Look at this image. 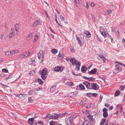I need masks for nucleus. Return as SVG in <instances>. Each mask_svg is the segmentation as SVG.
I'll use <instances>...</instances> for the list:
<instances>
[{
	"label": "nucleus",
	"mask_w": 125,
	"mask_h": 125,
	"mask_svg": "<svg viewBox=\"0 0 125 125\" xmlns=\"http://www.w3.org/2000/svg\"><path fill=\"white\" fill-rule=\"evenodd\" d=\"M73 118L72 116L70 115H68L66 117V122L67 125H72Z\"/></svg>",
	"instance_id": "1"
},
{
	"label": "nucleus",
	"mask_w": 125,
	"mask_h": 125,
	"mask_svg": "<svg viewBox=\"0 0 125 125\" xmlns=\"http://www.w3.org/2000/svg\"><path fill=\"white\" fill-rule=\"evenodd\" d=\"M38 57L39 60H41V62H43V60L44 59V55L43 54L42 51H40L38 53Z\"/></svg>",
	"instance_id": "2"
},
{
	"label": "nucleus",
	"mask_w": 125,
	"mask_h": 125,
	"mask_svg": "<svg viewBox=\"0 0 125 125\" xmlns=\"http://www.w3.org/2000/svg\"><path fill=\"white\" fill-rule=\"evenodd\" d=\"M90 89H94L95 90H97L98 89V88L97 86V84L95 83H92L91 84Z\"/></svg>",
	"instance_id": "3"
},
{
	"label": "nucleus",
	"mask_w": 125,
	"mask_h": 125,
	"mask_svg": "<svg viewBox=\"0 0 125 125\" xmlns=\"http://www.w3.org/2000/svg\"><path fill=\"white\" fill-rule=\"evenodd\" d=\"M76 39L80 44V47L82 46L83 44V40H82L80 38H79L77 37Z\"/></svg>",
	"instance_id": "4"
},
{
	"label": "nucleus",
	"mask_w": 125,
	"mask_h": 125,
	"mask_svg": "<svg viewBox=\"0 0 125 125\" xmlns=\"http://www.w3.org/2000/svg\"><path fill=\"white\" fill-rule=\"evenodd\" d=\"M13 32H9L7 36V39H9L13 35Z\"/></svg>",
	"instance_id": "5"
},
{
	"label": "nucleus",
	"mask_w": 125,
	"mask_h": 125,
	"mask_svg": "<svg viewBox=\"0 0 125 125\" xmlns=\"http://www.w3.org/2000/svg\"><path fill=\"white\" fill-rule=\"evenodd\" d=\"M83 83L86 86L87 88L88 89H90L91 88L90 87L91 84L87 82H83Z\"/></svg>",
	"instance_id": "6"
},
{
	"label": "nucleus",
	"mask_w": 125,
	"mask_h": 125,
	"mask_svg": "<svg viewBox=\"0 0 125 125\" xmlns=\"http://www.w3.org/2000/svg\"><path fill=\"white\" fill-rule=\"evenodd\" d=\"M96 70L97 69H96L94 68L90 71L88 72V73L89 74H95L96 72Z\"/></svg>",
	"instance_id": "7"
},
{
	"label": "nucleus",
	"mask_w": 125,
	"mask_h": 125,
	"mask_svg": "<svg viewBox=\"0 0 125 125\" xmlns=\"http://www.w3.org/2000/svg\"><path fill=\"white\" fill-rule=\"evenodd\" d=\"M122 70L121 67L117 68L115 69V71L114 73H117L121 71Z\"/></svg>",
	"instance_id": "8"
},
{
	"label": "nucleus",
	"mask_w": 125,
	"mask_h": 125,
	"mask_svg": "<svg viewBox=\"0 0 125 125\" xmlns=\"http://www.w3.org/2000/svg\"><path fill=\"white\" fill-rule=\"evenodd\" d=\"M58 117V116L57 115H52L51 116L49 117V119H57Z\"/></svg>",
	"instance_id": "9"
},
{
	"label": "nucleus",
	"mask_w": 125,
	"mask_h": 125,
	"mask_svg": "<svg viewBox=\"0 0 125 125\" xmlns=\"http://www.w3.org/2000/svg\"><path fill=\"white\" fill-rule=\"evenodd\" d=\"M32 34L31 32L27 36L26 39L27 41L30 40L32 38Z\"/></svg>",
	"instance_id": "10"
},
{
	"label": "nucleus",
	"mask_w": 125,
	"mask_h": 125,
	"mask_svg": "<svg viewBox=\"0 0 125 125\" xmlns=\"http://www.w3.org/2000/svg\"><path fill=\"white\" fill-rule=\"evenodd\" d=\"M101 34L103 36H104V37H107L109 36V34L107 33V32H102Z\"/></svg>",
	"instance_id": "11"
},
{
	"label": "nucleus",
	"mask_w": 125,
	"mask_h": 125,
	"mask_svg": "<svg viewBox=\"0 0 125 125\" xmlns=\"http://www.w3.org/2000/svg\"><path fill=\"white\" fill-rule=\"evenodd\" d=\"M29 123L31 125H32L34 122L33 118H32L29 119L28 120Z\"/></svg>",
	"instance_id": "12"
},
{
	"label": "nucleus",
	"mask_w": 125,
	"mask_h": 125,
	"mask_svg": "<svg viewBox=\"0 0 125 125\" xmlns=\"http://www.w3.org/2000/svg\"><path fill=\"white\" fill-rule=\"evenodd\" d=\"M98 55L101 59L103 60V61L104 62H105L106 59L104 56L102 55Z\"/></svg>",
	"instance_id": "13"
},
{
	"label": "nucleus",
	"mask_w": 125,
	"mask_h": 125,
	"mask_svg": "<svg viewBox=\"0 0 125 125\" xmlns=\"http://www.w3.org/2000/svg\"><path fill=\"white\" fill-rule=\"evenodd\" d=\"M87 69V68L86 67L82 66V67L81 70L83 72L85 73Z\"/></svg>",
	"instance_id": "14"
},
{
	"label": "nucleus",
	"mask_w": 125,
	"mask_h": 125,
	"mask_svg": "<svg viewBox=\"0 0 125 125\" xmlns=\"http://www.w3.org/2000/svg\"><path fill=\"white\" fill-rule=\"evenodd\" d=\"M66 83L67 85L69 86H73L74 85V83L71 82H67Z\"/></svg>",
	"instance_id": "15"
},
{
	"label": "nucleus",
	"mask_w": 125,
	"mask_h": 125,
	"mask_svg": "<svg viewBox=\"0 0 125 125\" xmlns=\"http://www.w3.org/2000/svg\"><path fill=\"white\" fill-rule=\"evenodd\" d=\"M40 23V22L38 21L37 20L36 21L34 22V24H32V26L33 27H35L38 24H39Z\"/></svg>",
	"instance_id": "16"
},
{
	"label": "nucleus",
	"mask_w": 125,
	"mask_h": 125,
	"mask_svg": "<svg viewBox=\"0 0 125 125\" xmlns=\"http://www.w3.org/2000/svg\"><path fill=\"white\" fill-rule=\"evenodd\" d=\"M61 69V67L59 66H58L55 67L54 68V71L56 72H58Z\"/></svg>",
	"instance_id": "17"
},
{
	"label": "nucleus",
	"mask_w": 125,
	"mask_h": 125,
	"mask_svg": "<svg viewBox=\"0 0 125 125\" xmlns=\"http://www.w3.org/2000/svg\"><path fill=\"white\" fill-rule=\"evenodd\" d=\"M24 56L25 57L28 56L30 54V52H27L23 53Z\"/></svg>",
	"instance_id": "18"
},
{
	"label": "nucleus",
	"mask_w": 125,
	"mask_h": 125,
	"mask_svg": "<svg viewBox=\"0 0 125 125\" xmlns=\"http://www.w3.org/2000/svg\"><path fill=\"white\" fill-rule=\"evenodd\" d=\"M49 123L50 125H56L57 123L56 122L52 121L50 122Z\"/></svg>",
	"instance_id": "19"
},
{
	"label": "nucleus",
	"mask_w": 125,
	"mask_h": 125,
	"mask_svg": "<svg viewBox=\"0 0 125 125\" xmlns=\"http://www.w3.org/2000/svg\"><path fill=\"white\" fill-rule=\"evenodd\" d=\"M70 60L71 63L73 64H75L76 63V60L73 58H72Z\"/></svg>",
	"instance_id": "20"
},
{
	"label": "nucleus",
	"mask_w": 125,
	"mask_h": 125,
	"mask_svg": "<svg viewBox=\"0 0 125 125\" xmlns=\"http://www.w3.org/2000/svg\"><path fill=\"white\" fill-rule=\"evenodd\" d=\"M75 4L76 6L78 7L79 6V0H75Z\"/></svg>",
	"instance_id": "21"
},
{
	"label": "nucleus",
	"mask_w": 125,
	"mask_h": 125,
	"mask_svg": "<svg viewBox=\"0 0 125 125\" xmlns=\"http://www.w3.org/2000/svg\"><path fill=\"white\" fill-rule=\"evenodd\" d=\"M47 72L46 70L45 69H43L42 71L41 75H46L47 74Z\"/></svg>",
	"instance_id": "22"
},
{
	"label": "nucleus",
	"mask_w": 125,
	"mask_h": 125,
	"mask_svg": "<svg viewBox=\"0 0 125 125\" xmlns=\"http://www.w3.org/2000/svg\"><path fill=\"white\" fill-rule=\"evenodd\" d=\"M51 52L54 54H55L57 52V50L55 49H52L51 51Z\"/></svg>",
	"instance_id": "23"
},
{
	"label": "nucleus",
	"mask_w": 125,
	"mask_h": 125,
	"mask_svg": "<svg viewBox=\"0 0 125 125\" xmlns=\"http://www.w3.org/2000/svg\"><path fill=\"white\" fill-rule=\"evenodd\" d=\"M89 123V121L87 120H85L84 122L83 123V125H88Z\"/></svg>",
	"instance_id": "24"
},
{
	"label": "nucleus",
	"mask_w": 125,
	"mask_h": 125,
	"mask_svg": "<svg viewBox=\"0 0 125 125\" xmlns=\"http://www.w3.org/2000/svg\"><path fill=\"white\" fill-rule=\"evenodd\" d=\"M106 121V119H103L101 121L100 125H103L104 123Z\"/></svg>",
	"instance_id": "25"
},
{
	"label": "nucleus",
	"mask_w": 125,
	"mask_h": 125,
	"mask_svg": "<svg viewBox=\"0 0 125 125\" xmlns=\"http://www.w3.org/2000/svg\"><path fill=\"white\" fill-rule=\"evenodd\" d=\"M80 63H77L76 65V70H79V67H80Z\"/></svg>",
	"instance_id": "26"
},
{
	"label": "nucleus",
	"mask_w": 125,
	"mask_h": 125,
	"mask_svg": "<svg viewBox=\"0 0 125 125\" xmlns=\"http://www.w3.org/2000/svg\"><path fill=\"white\" fill-rule=\"evenodd\" d=\"M87 78V80L91 81H93L95 79V78L93 77L88 78Z\"/></svg>",
	"instance_id": "27"
},
{
	"label": "nucleus",
	"mask_w": 125,
	"mask_h": 125,
	"mask_svg": "<svg viewBox=\"0 0 125 125\" xmlns=\"http://www.w3.org/2000/svg\"><path fill=\"white\" fill-rule=\"evenodd\" d=\"M120 93V92L119 90H118L116 92L115 94V95L116 96H118L119 95Z\"/></svg>",
	"instance_id": "28"
},
{
	"label": "nucleus",
	"mask_w": 125,
	"mask_h": 125,
	"mask_svg": "<svg viewBox=\"0 0 125 125\" xmlns=\"http://www.w3.org/2000/svg\"><path fill=\"white\" fill-rule=\"evenodd\" d=\"M35 72L34 70L31 71L30 73V75L31 76H33L35 75Z\"/></svg>",
	"instance_id": "29"
},
{
	"label": "nucleus",
	"mask_w": 125,
	"mask_h": 125,
	"mask_svg": "<svg viewBox=\"0 0 125 125\" xmlns=\"http://www.w3.org/2000/svg\"><path fill=\"white\" fill-rule=\"evenodd\" d=\"M79 86L80 87V89H85V87L84 85L82 84H80L79 85Z\"/></svg>",
	"instance_id": "30"
},
{
	"label": "nucleus",
	"mask_w": 125,
	"mask_h": 125,
	"mask_svg": "<svg viewBox=\"0 0 125 125\" xmlns=\"http://www.w3.org/2000/svg\"><path fill=\"white\" fill-rule=\"evenodd\" d=\"M103 116L104 117L106 118L108 116V113L107 112H104L103 114Z\"/></svg>",
	"instance_id": "31"
},
{
	"label": "nucleus",
	"mask_w": 125,
	"mask_h": 125,
	"mask_svg": "<svg viewBox=\"0 0 125 125\" xmlns=\"http://www.w3.org/2000/svg\"><path fill=\"white\" fill-rule=\"evenodd\" d=\"M39 35H38V34H37V35L35 36L33 41H34V42L36 41L37 40L39 37Z\"/></svg>",
	"instance_id": "32"
},
{
	"label": "nucleus",
	"mask_w": 125,
	"mask_h": 125,
	"mask_svg": "<svg viewBox=\"0 0 125 125\" xmlns=\"http://www.w3.org/2000/svg\"><path fill=\"white\" fill-rule=\"evenodd\" d=\"M86 32V36L88 38L90 37L91 36V34L90 33H89V32Z\"/></svg>",
	"instance_id": "33"
},
{
	"label": "nucleus",
	"mask_w": 125,
	"mask_h": 125,
	"mask_svg": "<svg viewBox=\"0 0 125 125\" xmlns=\"http://www.w3.org/2000/svg\"><path fill=\"white\" fill-rule=\"evenodd\" d=\"M38 82L39 83L41 84H42L43 83V81L41 79H38Z\"/></svg>",
	"instance_id": "34"
},
{
	"label": "nucleus",
	"mask_w": 125,
	"mask_h": 125,
	"mask_svg": "<svg viewBox=\"0 0 125 125\" xmlns=\"http://www.w3.org/2000/svg\"><path fill=\"white\" fill-rule=\"evenodd\" d=\"M70 49L72 52H74L75 51V50L74 48L73 47H70Z\"/></svg>",
	"instance_id": "35"
},
{
	"label": "nucleus",
	"mask_w": 125,
	"mask_h": 125,
	"mask_svg": "<svg viewBox=\"0 0 125 125\" xmlns=\"http://www.w3.org/2000/svg\"><path fill=\"white\" fill-rule=\"evenodd\" d=\"M55 21H56L57 23L58 24L59 26L61 28H62V25H61L60 24H59L58 22V21L57 20V18H55Z\"/></svg>",
	"instance_id": "36"
},
{
	"label": "nucleus",
	"mask_w": 125,
	"mask_h": 125,
	"mask_svg": "<svg viewBox=\"0 0 125 125\" xmlns=\"http://www.w3.org/2000/svg\"><path fill=\"white\" fill-rule=\"evenodd\" d=\"M10 51H8L6 52L5 53L6 55L8 56L9 55H10Z\"/></svg>",
	"instance_id": "37"
},
{
	"label": "nucleus",
	"mask_w": 125,
	"mask_h": 125,
	"mask_svg": "<svg viewBox=\"0 0 125 125\" xmlns=\"http://www.w3.org/2000/svg\"><path fill=\"white\" fill-rule=\"evenodd\" d=\"M46 75H41V77L42 79L44 80L47 77V76H45Z\"/></svg>",
	"instance_id": "38"
},
{
	"label": "nucleus",
	"mask_w": 125,
	"mask_h": 125,
	"mask_svg": "<svg viewBox=\"0 0 125 125\" xmlns=\"http://www.w3.org/2000/svg\"><path fill=\"white\" fill-rule=\"evenodd\" d=\"M88 117L90 118L91 120L92 121H93V116L91 115H88Z\"/></svg>",
	"instance_id": "39"
},
{
	"label": "nucleus",
	"mask_w": 125,
	"mask_h": 125,
	"mask_svg": "<svg viewBox=\"0 0 125 125\" xmlns=\"http://www.w3.org/2000/svg\"><path fill=\"white\" fill-rule=\"evenodd\" d=\"M2 72L5 73H7L8 72V70L5 69H2Z\"/></svg>",
	"instance_id": "40"
},
{
	"label": "nucleus",
	"mask_w": 125,
	"mask_h": 125,
	"mask_svg": "<svg viewBox=\"0 0 125 125\" xmlns=\"http://www.w3.org/2000/svg\"><path fill=\"white\" fill-rule=\"evenodd\" d=\"M55 88V86H52L50 88V90L51 91H53V90Z\"/></svg>",
	"instance_id": "41"
},
{
	"label": "nucleus",
	"mask_w": 125,
	"mask_h": 125,
	"mask_svg": "<svg viewBox=\"0 0 125 125\" xmlns=\"http://www.w3.org/2000/svg\"><path fill=\"white\" fill-rule=\"evenodd\" d=\"M53 17H54V19L57 18V15L56 14L55 12H53Z\"/></svg>",
	"instance_id": "42"
},
{
	"label": "nucleus",
	"mask_w": 125,
	"mask_h": 125,
	"mask_svg": "<svg viewBox=\"0 0 125 125\" xmlns=\"http://www.w3.org/2000/svg\"><path fill=\"white\" fill-rule=\"evenodd\" d=\"M100 31H105V29H104L102 27H100Z\"/></svg>",
	"instance_id": "43"
},
{
	"label": "nucleus",
	"mask_w": 125,
	"mask_h": 125,
	"mask_svg": "<svg viewBox=\"0 0 125 125\" xmlns=\"http://www.w3.org/2000/svg\"><path fill=\"white\" fill-rule=\"evenodd\" d=\"M120 88H121V90H123L125 88V86L124 85H123L120 87Z\"/></svg>",
	"instance_id": "44"
},
{
	"label": "nucleus",
	"mask_w": 125,
	"mask_h": 125,
	"mask_svg": "<svg viewBox=\"0 0 125 125\" xmlns=\"http://www.w3.org/2000/svg\"><path fill=\"white\" fill-rule=\"evenodd\" d=\"M108 111V109L105 108H104L103 110V112H107Z\"/></svg>",
	"instance_id": "45"
},
{
	"label": "nucleus",
	"mask_w": 125,
	"mask_h": 125,
	"mask_svg": "<svg viewBox=\"0 0 125 125\" xmlns=\"http://www.w3.org/2000/svg\"><path fill=\"white\" fill-rule=\"evenodd\" d=\"M74 95V93H70L69 95V96L70 97H72Z\"/></svg>",
	"instance_id": "46"
},
{
	"label": "nucleus",
	"mask_w": 125,
	"mask_h": 125,
	"mask_svg": "<svg viewBox=\"0 0 125 125\" xmlns=\"http://www.w3.org/2000/svg\"><path fill=\"white\" fill-rule=\"evenodd\" d=\"M33 101L32 99L30 97L28 98V101L29 102L31 103Z\"/></svg>",
	"instance_id": "47"
},
{
	"label": "nucleus",
	"mask_w": 125,
	"mask_h": 125,
	"mask_svg": "<svg viewBox=\"0 0 125 125\" xmlns=\"http://www.w3.org/2000/svg\"><path fill=\"white\" fill-rule=\"evenodd\" d=\"M0 84L2 85V87H4V88H6L8 87V86H7L6 85L2 84V83H0Z\"/></svg>",
	"instance_id": "48"
},
{
	"label": "nucleus",
	"mask_w": 125,
	"mask_h": 125,
	"mask_svg": "<svg viewBox=\"0 0 125 125\" xmlns=\"http://www.w3.org/2000/svg\"><path fill=\"white\" fill-rule=\"evenodd\" d=\"M19 52V51L18 50H13V53L14 54L15 53H18Z\"/></svg>",
	"instance_id": "49"
},
{
	"label": "nucleus",
	"mask_w": 125,
	"mask_h": 125,
	"mask_svg": "<svg viewBox=\"0 0 125 125\" xmlns=\"http://www.w3.org/2000/svg\"><path fill=\"white\" fill-rule=\"evenodd\" d=\"M12 77V75L10 76H9V77H8L6 78L5 79L6 80H8V79H10Z\"/></svg>",
	"instance_id": "50"
},
{
	"label": "nucleus",
	"mask_w": 125,
	"mask_h": 125,
	"mask_svg": "<svg viewBox=\"0 0 125 125\" xmlns=\"http://www.w3.org/2000/svg\"><path fill=\"white\" fill-rule=\"evenodd\" d=\"M45 13L46 15V16H47V17L48 18H50V17H49L48 15V13H47V12L45 10Z\"/></svg>",
	"instance_id": "51"
},
{
	"label": "nucleus",
	"mask_w": 125,
	"mask_h": 125,
	"mask_svg": "<svg viewBox=\"0 0 125 125\" xmlns=\"http://www.w3.org/2000/svg\"><path fill=\"white\" fill-rule=\"evenodd\" d=\"M24 57H25L23 55V54H22V55H21L20 56V57H19V58H23Z\"/></svg>",
	"instance_id": "52"
},
{
	"label": "nucleus",
	"mask_w": 125,
	"mask_h": 125,
	"mask_svg": "<svg viewBox=\"0 0 125 125\" xmlns=\"http://www.w3.org/2000/svg\"><path fill=\"white\" fill-rule=\"evenodd\" d=\"M110 105L109 104H105V106L107 107H109L110 106Z\"/></svg>",
	"instance_id": "53"
},
{
	"label": "nucleus",
	"mask_w": 125,
	"mask_h": 125,
	"mask_svg": "<svg viewBox=\"0 0 125 125\" xmlns=\"http://www.w3.org/2000/svg\"><path fill=\"white\" fill-rule=\"evenodd\" d=\"M98 38L100 41L101 42H102V39L101 38H100V37L98 36Z\"/></svg>",
	"instance_id": "54"
},
{
	"label": "nucleus",
	"mask_w": 125,
	"mask_h": 125,
	"mask_svg": "<svg viewBox=\"0 0 125 125\" xmlns=\"http://www.w3.org/2000/svg\"><path fill=\"white\" fill-rule=\"evenodd\" d=\"M38 123L39 124H42L43 123L41 121H39L38 122Z\"/></svg>",
	"instance_id": "55"
},
{
	"label": "nucleus",
	"mask_w": 125,
	"mask_h": 125,
	"mask_svg": "<svg viewBox=\"0 0 125 125\" xmlns=\"http://www.w3.org/2000/svg\"><path fill=\"white\" fill-rule=\"evenodd\" d=\"M10 55H11L13 54H14L13 52V50H12L10 51Z\"/></svg>",
	"instance_id": "56"
},
{
	"label": "nucleus",
	"mask_w": 125,
	"mask_h": 125,
	"mask_svg": "<svg viewBox=\"0 0 125 125\" xmlns=\"http://www.w3.org/2000/svg\"><path fill=\"white\" fill-rule=\"evenodd\" d=\"M97 94L94 93L92 95L94 97H95L96 96Z\"/></svg>",
	"instance_id": "57"
},
{
	"label": "nucleus",
	"mask_w": 125,
	"mask_h": 125,
	"mask_svg": "<svg viewBox=\"0 0 125 125\" xmlns=\"http://www.w3.org/2000/svg\"><path fill=\"white\" fill-rule=\"evenodd\" d=\"M19 24H17L15 25V28H17L19 27Z\"/></svg>",
	"instance_id": "58"
},
{
	"label": "nucleus",
	"mask_w": 125,
	"mask_h": 125,
	"mask_svg": "<svg viewBox=\"0 0 125 125\" xmlns=\"http://www.w3.org/2000/svg\"><path fill=\"white\" fill-rule=\"evenodd\" d=\"M123 108L121 106L120 109V110H121L120 111H121V112H122L123 111Z\"/></svg>",
	"instance_id": "59"
},
{
	"label": "nucleus",
	"mask_w": 125,
	"mask_h": 125,
	"mask_svg": "<svg viewBox=\"0 0 125 125\" xmlns=\"http://www.w3.org/2000/svg\"><path fill=\"white\" fill-rule=\"evenodd\" d=\"M86 112H87L88 114H89V112L87 111V110L85 111H84V112H83V113L84 114H85V113H86Z\"/></svg>",
	"instance_id": "60"
},
{
	"label": "nucleus",
	"mask_w": 125,
	"mask_h": 125,
	"mask_svg": "<svg viewBox=\"0 0 125 125\" xmlns=\"http://www.w3.org/2000/svg\"><path fill=\"white\" fill-rule=\"evenodd\" d=\"M119 65L118 64H116V65L115 66L117 67V68L120 67H119Z\"/></svg>",
	"instance_id": "61"
},
{
	"label": "nucleus",
	"mask_w": 125,
	"mask_h": 125,
	"mask_svg": "<svg viewBox=\"0 0 125 125\" xmlns=\"http://www.w3.org/2000/svg\"><path fill=\"white\" fill-rule=\"evenodd\" d=\"M113 106H110L109 108V109L110 110H111L112 109H113Z\"/></svg>",
	"instance_id": "62"
},
{
	"label": "nucleus",
	"mask_w": 125,
	"mask_h": 125,
	"mask_svg": "<svg viewBox=\"0 0 125 125\" xmlns=\"http://www.w3.org/2000/svg\"><path fill=\"white\" fill-rule=\"evenodd\" d=\"M50 34L51 36V37L53 39H54V35H53V34Z\"/></svg>",
	"instance_id": "63"
},
{
	"label": "nucleus",
	"mask_w": 125,
	"mask_h": 125,
	"mask_svg": "<svg viewBox=\"0 0 125 125\" xmlns=\"http://www.w3.org/2000/svg\"><path fill=\"white\" fill-rule=\"evenodd\" d=\"M60 20H61L62 21V15H61L60 17Z\"/></svg>",
	"instance_id": "64"
}]
</instances>
